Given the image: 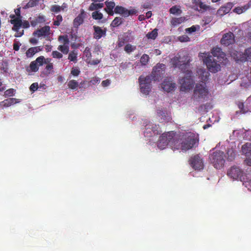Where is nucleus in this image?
I'll use <instances>...</instances> for the list:
<instances>
[{"instance_id": "nucleus-29", "label": "nucleus", "mask_w": 251, "mask_h": 251, "mask_svg": "<svg viewBox=\"0 0 251 251\" xmlns=\"http://www.w3.org/2000/svg\"><path fill=\"white\" fill-rule=\"evenodd\" d=\"M39 70V67L37 65L35 60L31 62L28 67L26 68L27 72H37Z\"/></svg>"}, {"instance_id": "nucleus-56", "label": "nucleus", "mask_w": 251, "mask_h": 251, "mask_svg": "<svg viewBox=\"0 0 251 251\" xmlns=\"http://www.w3.org/2000/svg\"><path fill=\"white\" fill-rule=\"evenodd\" d=\"M38 88V83H33L30 85L29 89L31 92H35L36 90H37Z\"/></svg>"}, {"instance_id": "nucleus-46", "label": "nucleus", "mask_w": 251, "mask_h": 251, "mask_svg": "<svg viewBox=\"0 0 251 251\" xmlns=\"http://www.w3.org/2000/svg\"><path fill=\"white\" fill-rule=\"evenodd\" d=\"M136 47L130 44H127L125 47V50L127 53H130V52L134 51Z\"/></svg>"}, {"instance_id": "nucleus-3", "label": "nucleus", "mask_w": 251, "mask_h": 251, "mask_svg": "<svg viewBox=\"0 0 251 251\" xmlns=\"http://www.w3.org/2000/svg\"><path fill=\"white\" fill-rule=\"evenodd\" d=\"M191 57L187 54L182 57L176 56L171 59V64L174 68H178L183 72H186L190 67Z\"/></svg>"}, {"instance_id": "nucleus-42", "label": "nucleus", "mask_w": 251, "mask_h": 251, "mask_svg": "<svg viewBox=\"0 0 251 251\" xmlns=\"http://www.w3.org/2000/svg\"><path fill=\"white\" fill-rule=\"evenodd\" d=\"M36 53V50L34 47L29 48L26 52H25V56L27 58H31L33 57Z\"/></svg>"}, {"instance_id": "nucleus-23", "label": "nucleus", "mask_w": 251, "mask_h": 251, "mask_svg": "<svg viewBox=\"0 0 251 251\" xmlns=\"http://www.w3.org/2000/svg\"><path fill=\"white\" fill-rule=\"evenodd\" d=\"M106 7L105 8V10L110 16H113L114 14L113 9L115 7V3L114 1H109L107 0L105 2Z\"/></svg>"}, {"instance_id": "nucleus-59", "label": "nucleus", "mask_w": 251, "mask_h": 251, "mask_svg": "<svg viewBox=\"0 0 251 251\" xmlns=\"http://www.w3.org/2000/svg\"><path fill=\"white\" fill-rule=\"evenodd\" d=\"M197 27L195 25H193L191 27L186 28V31L189 33L195 32L197 30Z\"/></svg>"}, {"instance_id": "nucleus-44", "label": "nucleus", "mask_w": 251, "mask_h": 251, "mask_svg": "<svg viewBox=\"0 0 251 251\" xmlns=\"http://www.w3.org/2000/svg\"><path fill=\"white\" fill-rule=\"evenodd\" d=\"M149 56L147 54H143L141 58L140 62L142 65H146L148 64V62L149 60Z\"/></svg>"}, {"instance_id": "nucleus-19", "label": "nucleus", "mask_w": 251, "mask_h": 251, "mask_svg": "<svg viewBox=\"0 0 251 251\" xmlns=\"http://www.w3.org/2000/svg\"><path fill=\"white\" fill-rule=\"evenodd\" d=\"M50 30V27L46 25L35 30L33 33V35L38 37L47 36L49 35Z\"/></svg>"}, {"instance_id": "nucleus-50", "label": "nucleus", "mask_w": 251, "mask_h": 251, "mask_svg": "<svg viewBox=\"0 0 251 251\" xmlns=\"http://www.w3.org/2000/svg\"><path fill=\"white\" fill-rule=\"evenodd\" d=\"M129 38L128 37V39L126 40V38H119L117 41V46L118 48H121L124 45V44L126 41H128Z\"/></svg>"}, {"instance_id": "nucleus-35", "label": "nucleus", "mask_w": 251, "mask_h": 251, "mask_svg": "<svg viewBox=\"0 0 251 251\" xmlns=\"http://www.w3.org/2000/svg\"><path fill=\"white\" fill-rule=\"evenodd\" d=\"M123 22V19L120 17H116L111 22V26L112 27H117L121 25Z\"/></svg>"}, {"instance_id": "nucleus-43", "label": "nucleus", "mask_w": 251, "mask_h": 251, "mask_svg": "<svg viewBox=\"0 0 251 251\" xmlns=\"http://www.w3.org/2000/svg\"><path fill=\"white\" fill-rule=\"evenodd\" d=\"M92 17L95 20H101L103 18V15L100 11H95L92 12Z\"/></svg>"}, {"instance_id": "nucleus-17", "label": "nucleus", "mask_w": 251, "mask_h": 251, "mask_svg": "<svg viewBox=\"0 0 251 251\" xmlns=\"http://www.w3.org/2000/svg\"><path fill=\"white\" fill-rule=\"evenodd\" d=\"M93 37L97 40H99L102 37H105L106 35L107 29L106 28L102 29L99 26L94 25L93 26Z\"/></svg>"}, {"instance_id": "nucleus-47", "label": "nucleus", "mask_w": 251, "mask_h": 251, "mask_svg": "<svg viewBox=\"0 0 251 251\" xmlns=\"http://www.w3.org/2000/svg\"><path fill=\"white\" fill-rule=\"evenodd\" d=\"M38 0H29L27 3L25 5V8H28L33 7L37 5Z\"/></svg>"}, {"instance_id": "nucleus-60", "label": "nucleus", "mask_w": 251, "mask_h": 251, "mask_svg": "<svg viewBox=\"0 0 251 251\" xmlns=\"http://www.w3.org/2000/svg\"><path fill=\"white\" fill-rule=\"evenodd\" d=\"M100 59H94V60H92L91 61H90L89 62V64L91 65H98L100 63Z\"/></svg>"}, {"instance_id": "nucleus-27", "label": "nucleus", "mask_w": 251, "mask_h": 251, "mask_svg": "<svg viewBox=\"0 0 251 251\" xmlns=\"http://www.w3.org/2000/svg\"><path fill=\"white\" fill-rule=\"evenodd\" d=\"M16 99L15 98H9L3 100L0 102V105L3 107H8L16 102Z\"/></svg>"}, {"instance_id": "nucleus-37", "label": "nucleus", "mask_w": 251, "mask_h": 251, "mask_svg": "<svg viewBox=\"0 0 251 251\" xmlns=\"http://www.w3.org/2000/svg\"><path fill=\"white\" fill-rule=\"evenodd\" d=\"M58 41L61 42L63 45H69L70 40L67 35H61L58 37Z\"/></svg>"}, {"instance_id": "nucleus-34", "label": "nucleus", "mask_w": 251, "mask_h": 251, "mask_svg": "<svg viewBox=\"0 0 251 251\" xmlns=\"http://www.w3.org/2000/svg\"><path fill=\"white\" fill-rule=\"evenodd\" d=\"M158 29L154 28L152 31L149 32L146 35V37L148 39H151L154 40L158 35Z\"/></svg>"}, {"instance_id": "nucleus-62", "label": "nucleus", "mask_w": 251, "mask_h": 251, "mask_svg": "<svg viewBox=\"0 0 251 251\" xmlns=\"http://www.w3.org/2000/svg\"><path fill=\"white\" fill-rule=\"evenodd\" d=\"M22 26L24 28H28L29 27V23L26 20L24 21L23 22H22Z\"/></svg>"}, {"instance_id": "nucleus-63", "label": "nucleus", "mask_w": 251, "mask_h": 251, "mask_svg": "<svg viewBox=\"0 0 251 251\" xmlns=\"http://www.w3.org/2000/svg\"><path fill=\"white\" fill-rule=\"evenodd\" d=\"M20 44H19L18 42H15L13 44V49L15 50L18 51L19 50Z\"/></svg>"}, {"instance_id": "nucleus-57", "label": "nucleus", "mask_w": 251, "mask_h": 251, "mask_svg": "<svg viewBox=\"0 0 251 251\" xmlns=\"http://www.w3.org/2000/svg\"><path fill=\"white\" fill-rule=\"evenodd\" d=\"M178 39L180 42H187L190 41V38L187 35L179 36Z\"/></svg>"}, {"instance_id": "nucleus-45", "label": "nucleus", "mask_w": 251, "mask_h": 251, "mask_svg": "<svg viewBox=\"0 0 251 251\" xmlns=\"http://www.w3.org/2000/svg\"><path fill=\"white\" fill-rule=\"evenodd\" d=\"M35 62L38 66H43L45 64V57L44 56L38 57L36 58Z\"/></svg>"}, {"instance_id": "nucleus-52", "label": "nucleus", "mask_w": 251, "mask_h": 251, "mask_svg": "<svg viewBox=\"0 0 251 251\" xmlns=\"http://www.w3.org/2000/svg\"><path fill=\"white\" fill-rule=\"evenodd\" d=\"M80 74V71L79 69L73 68L71 70V74L74 76H78Z\"/></svg>"}, {"instance_id": "nucleus-14", "label": "nucleus", "mask_w": 251, "mask_h": 251, "mask_svg": "<svg viewBox=\"0 0 251 251\" xmlns=\"http://www.w3.org/2000/svg\"><path fill=\"white\" fill-rule=\"evenodd\" d=\"M15 12L16 15L17 16V18H15L13 20H10V22L13 25L12 29L14 31H17L18 29L20 28V27L22 26V23L20 8H19L15 9Z\"/></svg>"}, {"instance_id": "nucleus-10", "label": "nucleus", "mask_w": 251, "mask_h": 251, "mask_svg": "<svg viewBox=\"0 0 251 251\" xmlns=\"http://www.w3.org/2000/svg\"><path fill=\"white\" fill-rule=\"evenodd\" d=\"M243 174L244 172L239 167L235 166L231 167L227 172V176L235 180L239 179L242 180Z\"/></svg>"}, {"instance_id": "nucleus-15", "label": "nucleus", "mask_w": 251, "mask_h": 251, "mask_svg": "<svg viewBox=\"0 0 251 251\" xmlns=\"http://www.w3.org/2000/svg\"><path fill=\"white\" fill-rule=\"evenodd\" d=\"M234 43L235 36L234 35V33L231 31L225 33L221 40L222 45L226 47L232 45V44Z\"/></svg>"}, {"instance_id": "nucleus-53", "label": "nucleus", "mask_w": 251, "mask_h": 251, "mask_svg": "<svg viewBox=\"0 0 251 251\" xmlns=\"http://www.w3.org/2000/svg\"><path fill=\"white\" fill-rule=\"evenodd\" d=\"M45 69L46 70L48 74H50L51 72H53V65L52 63H50L48 65L45 67Z\"/></svg>"}, {"instance_id": "nucleus-16", "label": "nucleus", "mask_w": 251, "mask_h": 251, "mask_svg": "<svg viewBox=\"0 0 251 251\" xmlns=\"http://www.w3.org/2000/svg\"><path fill=\"white\" fill-rule=\"evenodd\" d=\"M159 126L156 125H147L146 126L144 131V135L146 137H151L153 135L160 134L162 131L158 130Z\"/></svg>"}, {"instance_id": "nucleus-49", "label": "nucleus", "mask_w": 251, "mask_h": 251, "mask_svg": "<svg viewBox=\"0 0 251 251\" xmlns=\"http://www.w3.org/2000/svg\"><path fill=\"white\" fill-rule=\"evenodd\" d=\"M62 21V16L61 15H58L56 17V20L53 22V24L55 26H59Z\"/></svg>"}, {"instance_id": "nucleus-8", "label": "nucleus", "mask_w": 251, "mask_h": 251, "mask_svg": "<svg viewBox=\"0 0 251 251\" xmlns=\"http://www.w3.org/2000/svg\"><path fill=\"white\" fill-rule=\"evenodd\" d=\"M189 164L195 170H201L204 167L203 160L199 154L192 156L189 159Z\"/></svg>"}, {"instance_id": "nucleus-39", "label": "nucleus", "mask_w": 251, "mask_h": 251, "mask_svg": "<svg viewBox=\"0 0 251 251\" xmlns=\"http://www.w3.org/2000/svg\"><path fill=\"white\" fill-rule=\"evenodd\" d=\"M57 49L61 51L63 54H67L69 51V45H62L58 46Z\"/></svg>"}, {"instance_id": "nucleus-12", "label": "nucleus", "mask_w": 251, "mask_h": 251, "mask_svg": "<svg viewBox=\"0 0 251 251\" xmlns=\"http://www.w3.org/2000/svg\"><path fill=\"white\" fill-rule=\"evenodd\" d=\"M114 12L116 13L120 14L125 17H127L129 16H132L136 14L138 11L135 8L127 9L121 6H117L115 7Z\"/></svg>"}, {"instance_id": "nucleus-58", "label": "nucleus", "mask_w": 251, "mask_h": 251, "mask_svg": "<svg viewBox=\"0 0 251 251\" xmlns=\"http://www.w3.org/2000/svg\"><path fill=\"white\" fill-rule=\"evenodd\" d=\"M238 107L240 108V113H246L247 112V111H246V110H244L243 103L239 102L238 104Z\"/></svg>"}, {"instance_id": "nucleus-26", "label": "nucleus", "mask_w": 251, "mask_h": 251, "mask_svg": "<svg viewBox=\"0 0 251 251\" xmlns=\"http://www.w3.org/2000/svg\"><path fill=\"white\" fill-rule=\"evenodd\" d=\"M186 21V18L181 17L179 18H173L171 20V24L173 26H176L179 25L180 24L183 23Z\"/></svg>"}, {"instance_id": "nucleus-20", "label": "nucleus", "mask_w": 251, "mask_h": 251, "mask_svg": "<svg viewBox=\"0 0 251 251\" xmlns=\"http://www.w3.org/2000/svg\"><path fill=\"white\" fill-rule=\"evenodd\" d=\"M153 80V78L151 75L145 76L141 75L138 78L139 84L149 85L151 86V81Z\"/></svg>"}, {"instance_id": "nucleus-6", "label": "nucleus", "mask_w": 251, "mask_h": 251, "mask_svg": "<svg viewBox=\"0 0 251 251\" xmlns=\"http://www.w3.org/2000/svg\"><path fill=\"white\" fill-rule=\"evenodd\" d=\"M184 73L186 74L187 76L179 79L180 90L182 91L191 89L194 83V80L192 78V73L191 71L187 70Z\"/></svg>"}, {"instance_id": "nucleus-24", "label": "nucleus", "mask_w": 251, "mask_h": 251, "mask_svg": "<svg viewBox=\"0 0 251 251\" xmlns=\"http://www.w3.org/2000/svg\"><path fill=\"white\" fill-rule=\"evenodd\" d=\"M251 7V0L243 6L237 7L234 9L233 11L237 14H241L249 9Z\"/></svg>"}, {"instance_id": "nucleus-13", "label": "nucleus", "mask_w": 251, "mask_h": 251, "mask_svg": "<svg viewBox=\"0 0 251 251\" xmlns=\"http://www.w3.org/2000/svg\"><path fill=\"white\" fill-rule=\"evenodd\" d=\"M161 87L165 92L170 93L175 90L176 88V84L173 82L171 77H167L164 79L162 83Z\"/></svg>"}, {"instance_id": "nucleus-40", "label": "nucleus", "mask_w": 251, "mask_h": 251, "mask_svg": "<svg viewBox=\"0 0 251 251\" xmlns=\"http://www.w3.org/2000/svg\"><path fill=\"white\" fill-rule=\"evenodd\" d=\"M78 85L77 81L74 79L70 80L68 83V86L72 89H77Z\"/></svg>"}, {"instance_id": "nucleus-22", "label": "nucleus", "mask_w": 251, "mask_h": 251, "mask_svg": "<svg viewBox=\"0 0 251 251\" xmlns=\"http://www.w3.org/2000/svg\"><path fill=\"white\" fill-rule=\"evenodd\" d=\"M192 3L195 6L199 7L200 10L207 11V10H210L211 9L210 6L206 5L201 0H192Z\"/></svg>"}, {"instance_id": "nucleus-5", "label": "nucleus", "mask_w": 251, "mask_h": 251, "mask_svg": "<svg viewBox=\"0 0 251 251\" xmlns=\"http://www.w3.org/2000/svg\"><path fill=\"white\" fill-rule=\"evenodd\" d=\"M209 159L216 169L223 168L225 163V154L222 151H216L209 155Z\"/></svg>"}, {"instance_id": "nucleus-30", "label": "nucleus", "mask_w": 251, "mask_h": 251, "mask_svg": "<svg viewBox=\"0 0 251 251\" xmlns=\"http://www.w3.org/2000/svg\"><path fill=\"white\" fill-rule=\"evenodd\" d=\"M140 90L142 93L145 95H148L151 92V86L149 85L140 84Z\"/></svg>"}, {"instance_id": "nucleus-25", "label": "nucleus", "mask_w": 251, "mask_h": 251, "mask_svg": "<svg viewBox=\"0 0 251 251\" xmlns=\"http://www.w3.org/2000/svg\"><path fill=\"white\" fill-rule=\"evenodd\" d=\"M84 11L82 10L81 13L74 20V25L75 26H78L83 23L84 18Z\"/></svg>"}, {"instance_id": "nucleus-7", "label": "nucleus", "mask_w": 251, "mask_h": 251, "mask_svg": "<svg viewBox=\"0 0 251 251\" xmlns=\"http://www.w3.org/2000/svg\"><path fill=\"white\" fill-rule=\"evenodd\" d=\"M203 62L207 66L208 70L212 73H216L221 69V66L214 57L208 56L203 59Z\"/></svg>"}, {"instance_id": "nucleus-54", "label": "nucleus", "mask_w": 251, "mask_h": 251, "mask_svg": "<svg viewBox=\"0 0 251 251\" xmlns=\"http://www.w3.org/2000/svg\"><path fill=\"white\" fill-rule=\"evenodd\" d=\"M14 89L13 88H10L6 90L4 93L5 97H6L13 96L14 95Z\"/></svg>"}, {"instance_id": "nucleus-51", "label": "nucleus", "mask_w": 251, "mask_h": 251, "mask_svg": "<svg viewBox=\"0 0 251 251\" xmlns=\"http://www.w3.org/2000/svg\"><path fill=\"white\" fill-rule=\"evenodd\" d=\"M84 54L87 59H90L91 57V53L89 47H87L85 48V49L84 51Z\"/></svg>"}, {"instance_id": "nucleus-18", "label": "nucleus", "mask_w": 251, "mask_h": 251, "mask_svg": "<svg viewBox=\"0 0 251 251\" xmlns=\"http://www.w3.org/2000/svg\"><path fill=\"white\" fill-rule=\"evenodd\" d=\"M233 7L232 2H228L225 4L224 6L221 7L217 11L218 14L220 16L225 15L226 14L229 12L230 10Z\"/></svg>"}, {"instance_id": "nucleus-33", "label": "nucleus", "mask_w": 251, "mask_h": 251, "mask_svg": "<svg viewBox=\"0 0 251 251\" xmlns=\"http://www.w3.org/2000/svg\"><path fill=\"white\" fill-rule=\"evenodd\" d=\"M157 114L159 117H161L165 121L169 120L170 117L167 115L166 111H163L162 109H158L157 110Z\"/></svg>"}, {"instance_id": "nucleus-9", "label": "nucleus", "mask_w": 251, "mask_h": 251, "mask_svg": "<svg viewBox=\"0 0 251 251\" xmlns=\"http://www.w3.org/2000/svg\"><path fill=\"white\" fill-rule=\"evenodd\" d=\"M164 73L165 65L161 64H157L153 68V70H152L151 74L152 77H153V80L159 81Z\"/></svg>"}, {"instance_id": "nucleus-1", "label": "nucleus", "mask_w": 251, "mask_h": 251, "mask_svg": "<svg viewBox=\"0 0 251 251\" xmlns=\"http://www.w3.org/2000/svg\"><path fill=\"white\" fill-rule=\"evenodd\" d=\"M198 140L195 135L191 133H187L182 136L181 138H176L174 141V150H181L186 151L194 147Z\"/></svg>"}, {"instance_id": "nucleus-2", "label": "nucleus", "mask_w": 251, "mask_h": 251, "mask_svg": "<svg viewBox=\"0 0 251 251\" xmlns=\"http://www.w3.org/2000/svg\"><path fill=\"white\" fill-rule=\"evenodd\" d=\"M209 93L205 82L197 83L194 89L192 99L194 102L204 101Z\"/></svg>"}, {"instance_id": "nucleus-41", "label": "nucleus", "mask_w": 251, "mask_h": 251, "mask_svg": "<svg viewBox=\"0 0 251 251\" xmlns=\"http://www.w3.org/2000/svg\"><path fill=\"white\" fill-rule=\"evenodd\" d=\"M226 153L227 154V160L231 161L235 159V153L233 150L228 149Z\"/></svg>"}, {"instance_id": "nucleus-61", "label": "nucleus", "mask_w": 251, "mask_h": 251, "mask_svg": "<svg viewBox=\"0 0 251 251\" xmlns=\"http://www.w3.org/2000/svg\"><path fill=\"white\" fill-rule=\"evenodd\" d=\"M110 84V80L108 79L102 81L101 85L103 87L108 86Z\"/></svg>"}, {"instance_id": "nucleus-11", "label": "nucleus", "mask_w": 251, "mask_h": 251, "mask_svg": "<svg viewBox=\"0 0 251 251\" xmlns=\"http://www.w3.org/2000/svg\"><path fill=\"white\" fill-rule=\"evenodd\" d=\"M233 56L236 61L242 62L246 61H251V48L246 49L243 53L235 51L233 53Z\"/></svg>"}, {"instance_id": "nucleus-38", "label": "nucleus", "mask_w": 251, "mask_h": 251, "mask_svg": "<svg viewBox=\"0 0 251 251\" xmlns=\"http://www.w3.org/2000/svg\"><path fill=\"white\" fill-rule=\"evenodd\" d=\"M68 59L74 62H76L77 61V54L75 50L70 51L69 54Z\"/></svg>"}, {"instance_id": "nucleus-31", "label": "nucleus", "mask_w": 251, "mask_h": 251, "mask_svg": "<svg viewBox=\"0 0 251 251\" xmlns=\"http://www.w3.org/2000/svg\"><path fill=\"white\" fill-rule=\"evenodd\" d=\"M96 2H93L89 5V10L90 11L97 10L99 9L102 8L103 7V3H96Z\"/></svg>"}, {"instance_id": "nucleus-4", "label": "nucleus", "mask_w": 251, "mask_h": 251, "mask_svg": "<svg viewBox=\"0 0 251 251\" xmlns=\"http://www.w3.org/2000/svg\"><path fill=\"white\" fill-rule=\"evenodd\" d=\"M175 133L173 131L168 132L162 134L160 136L159 140L157 143V146L160 150L165 149V147L169 144H171V146L174 149V141H176V138L175 137Z\"/></svg>"}, {"instance_id": "nucleus-21", "label": "nucleus", "mask_w": 251, "mask_h": 251, "mask_svg": "<svg viewBox=\"0 0 251 251\" xmlns=\"http://www.w3.org/2000/svg\"><path fill=\"white\" fill-rule=\"evenodd\" d=\"M199 78L201 79V82H205L209 76V74L206 70L202 68H199L197 70Z\"/></svg>"}, {"instance_id": "nucleus-48", "label": "nucleus", "mask_w": 251, "mask_h": 251, "mask_svg": "<svg viewBox=\"0 0 251 251\" xmlns=\"http://www.w3.org/2000/svg\"><path fill=\"white\" fill-rule=\"evenodd\" d=\"M52 56L53 58L57 59H61L63 57V55L57 50H54L52 52Z\"/></svg>"}, {"instance_id": "nucleus-28", "label": "nucleus", "mask_w": 251, "mask_h": 251, "mask_svg": "<svg viewBox=\"0 0 251 251\" xmlns=\"http://www.w3.org/2000/svg\"><path fill=\"white\" fill-rule=\"evenodd\" d=\"M242 153L246 155H251V143H247L242 147Z\"/></svg>"}, {"instance_id": "nucleus-32", "label": "nucleus", "mask_w": 251, "mask_h": 251, "mask_svg": "<svg viewBox=\"0 0 251 251\" xmlns=\"http://www.w3.org/2000/svg\"><path fill=\"white\" fill-rule=\"evenodd\" d=\"M169 12L174 15H179L181 13L182 10L180 9L179 6L175 5L170 8Z\"/></svg>"}, {"instance_id": "nucleus-64", "label": "nucleus", "mask_w": 251, "mask_h": 251, "mask_svg": "<svg viewBox=\"0 0 251 251\" xmlns=\"http://www.w3.org/2000/svg\"><path fill=\"white\" fill-rule=\"evenodd\" d=\"M29 42L31 44H33V45H36L38 42V40L35 38H30L29 39Z\"/></svg>"}, {"instance_id": "nucleus-36", "label": "nucleus", "mask_w": 251, "mask_h": 251, "mask_svg": "<svg viewBox=\"0 0 251 251\" xmlns=\"http://www.w3.org/2000/svg\"><path fill=\"white\" fill-rule=\"evenodd\" d=\"M212 55L214 57H216L218 58L219 56H221L222 55H224L222 50V49L220 48H213L211 52Z\"/></svg>"}, {"instance_id": "nucleus-55", "label": "nucleus", "mask_w": 251, "mask_h": 251, "mask_svg": "<svg viewBox=\"0 0 251 251\" xmlns=\"http://www.w3.org/2000/svg\"><path fill=\"white\" fill-rule=\"evenodd\" d=\"M61 7L59 5H53L51 7V11L54 12H58L61 11Z\"/></svg>"}]
</instances>
